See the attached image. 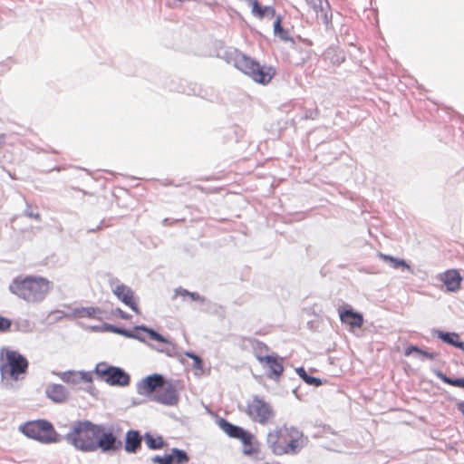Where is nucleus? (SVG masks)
I'll use <instances>...</instances> for the list:
<instances>
[{
    "label": "nucleus",
    "instance_id": "nucleus-1",
    "mask_svg": "<svg viewBox=\"0 0 464 464\" xmlns=\"http://www.w3.org/2000/svg\"><path fill=\"white\" fill-rule=\"evenodd\" d=\"M65 439L75 449L84 452L95 451L98 449L102 451H114L122 445L112 431L89 420L72 423Z\"/></svg>",
    "mask_w": 464,
    "mask_h": 464
},
{
    "label": "nucleus",
    "instance_id": "nucleus-2",
    "mask_svg": "<svg viewBox=\"0 0 464 464\" xmlns=\"http://www.w3.org/2000/svg\"><path fill=\"white\" fill-rule=\"evenodd\" d=\"M266 444L276 456L295 455L304 445V436L297 428L284 424L267 433Z\"/></svg>",
    "mask_w": 464,
    "mask_h": 464
},
{
    "label": "nucleus",
    "instance_id": "nucleus-3",
    "mask_svg": "<svg viewBox=\"0 0 464 464\" xmlns=\"http://www.w3.org/2000/svg\"><path fill=\"white\" fill-rule=\"evenodd\" d=\"M53 284L41 276H18L9 285V290L26 302H40L52 290Z\"/></svg>",
    "mask_w": 464,
    "mask_h": 464
},
{
    "label": "nucleus",
    "instance_id": "nucleus-4",
    "mask_svg": "<svg viewBox=\"0 0 464 464\" xmlns=\"http://www.w3.org/2000/svg\"><path fill=\"white\" fill-rule=\"evenodd\" d=\"M234 66L254 82L266 85L268 84L276 74L272 66H261L256 61L249 56L237 52L232 58Z\"/></svg>",
    "mask_w": 464,
    "mask_h": 464
},
{
    "label": "nucleus",
    "instance_id": "nucleus-5",
    "mask_svg": "<svg viewBox=\"0 0 464 464\" xmlns=\"http://www.w3.org/2000/svg\"><path fill=\"white\" fill-rule=\"evenodd\" d=\"M245 412L253 421L262 425L272 422L276 415L272 405L258 396L246 401Z\"/></svg>",
    "mask_w": 464,
    "mask_h": 464
},
{
    "label": "nucleus",
    "instance_id": "nucleus-6",
    "mask_svg": "<svg viewBox=\"0 0 464 464\" xmlns=\"http://www.w3.org/2000/svg\"><path fill=\"white\" fill-rule=\"evenodd\" d=\"M0 357L5 360L0 367L2 374L8 373L14 380H18L21 374L26 372L28 362L18 352L3 349Z\"/></svg>",
    "mask_w": 464,
    "mask_h": 464
},
{
    "label": "nucleus",
    "instance_id": "nucleus-7",
    "mask_svg": "<svg viewBox=\"0 0 464 464\" xmlns=\"http://www.w3.org/2000/svg\"><path fill=\"white\" fill-rule=\"evenodd\" d=\"M21 431L27 437L44 443L55 442L57 433L49 421L38 420L29 421L21 427Z\"/></svg>",
    "mask_w": 464,
    "mask_h": 464
},
{
    "label": "nucleus",
    "instance_id": "nucleus-8",
    "mask_svg": "<svg viewBox=\"0 0 464 464\" xmlns=\"http://www.w3.org/2000/svg\"><path fill=\"white\" fill-rule=\"evenodd\" d=\"M96 374L111 385L124 386L129 384L130 376L121 369L109 366L107 363H98L95 369Z\"/></svg>",
    "mask_w": 464,
    "mask_h": 464
},
{
    "label": "nucleus",
    "instance_id": "nucleus-9",
    "mask_svg": "<svg viewBox=\"0 0 464 464\" xmlns=\"http://www.w3.org/2000/svg\"><path fill=\"white\" fill-rule=\"evenodd\" d=\"M112 293L136 314L140 313L136 297L130 287L119 284L112 289Z\"/></svg>",
    "mask_w": 464,
    "mask_h": 464
},
{
    "label": "nucleus",
    "instance_id": "nucleus-10",
    "mask_svg": "<svg viewBox=\"0 0 464 464\" xmlns=\"http://www.w3.org/2000/svg\"><path fill=\"white\" fill-rule=\"evenodd\" d=\"M164 381L163 377L159 374L148 376L139 384L138 392L140 395L150 396L152 399Z\"/></svg>",
    "mask_w": 464,
    "mask_h": 464
},
{
    "label": "nucleus",
    "instance_id": "nucleus-11",
    "mask_svg": "<svg viewBox=\"0 0 464 464\" xmlns=\"http://www.w3.org/2000/svg\"><path fill=\"white\" fill-rule=\"evenodd\" d=\"M151 400L166 405H174L178 402L179 396L173 385L164 381Z\"/></svg>",
    "mask_w": 464,
    "mask_h": 464
},
{
    "label": "nucleus",
    "instance_id": "nucleus-12",
    "mask_svg": "<svg viewBox=\"0 0 464 464\" xmlns=\"http://www.w3.org/2000/svg\"><path fill=\"white\" fill-rule=\"evenodd\" d=\"M439 278L449 292H456L460 289L461 282L463 280L457 269L446 270L439 276Z\"/></svg>",
    "mask_w": 464,
    "mask_h": 464
},
{
    "label": "nucleus",
    "instance_id": "nucleus-13",
    "mask_svg": "<svg viewBox=\"0 0 464 464\" xmlns=\"http://www.w3.org/2000/svg\"><path fill=\"white\" fill-rule=\"evenodd\" d=\"M338 314L341 321L351 328H361L363 324V316L362 314L354 312L344 306L338 308Z\"/></svg>",
    "mask_w": 464,
    "mask_h": 464
},
{
    "label": "nucleus",
    "instance_id": "nucleus-14",
    "mask_svg": "<svg viewBox=\"0 0 464 464\" xmlns=\"http://www.w3.org/2000/svg\"><path fill=\"white\" fill-rule=\"evenodd\" d=\"M142 437L138 430H128L125 436L124 450L128 453H135L141 447Z\"/></svg>",
    "mask_w": 464,
    "mask_h": 464
},
{
    "label": "nucleus",
    "instance_id": "nucleus-15",
    "mask_svg": "<svg viewBox=\"0 0 464 464\" xmlns=\"http://www.w3.org/2000/svg\"><path fill=\"white\" fill-rule=\"evenodd\" d=\"M261 365L269 369L271 372L270 377L272 375L279 377L284 372L283 359L276 354H270Z\"/></svg>",
    "mask_w": 464,
    "mask_h": 464
},
{
    "label": "nucleus",
    "instance_id": "nucleus-16",
    "mask_svg": "<svg viewBox=\"0 0 464 464\" xmlns=\"http://www.w3.org/2000/svg\"><path fill=\"white\" fill-rule=\"evenodd\" d=\"M47 396L56 402L64 401L67 398L65 388L61 384H52L46 389Z\"/></svg>",
    "mask_w": 464,
    "mask_h": 464
},
{
    "label": "nucleus",
    "instance_id": "nucleus-17",
    "mask_svg": "<svg viewBox=\"0 0 464 464\" xmlns=\"http://www.w3.org/2000/svg\"><path fill=\"white\" fill-rule=\"evenodd\" d=\"M74 314L77 318L102 319V311L99 307H82L75 309Z\"/></svg>",
    "mask_w": 464,
    "mask_h": 464
},
{
    "label": "nucleus",
    "instance_id": "nucleus-18",
    "mask_svg": "<svg viewBox=\"0 0 464 464\" xmlns=\"http://www.w3.org/2000/svg\"><path fill=\"white\" fill-rule=\"evenodd\" d=\"M438 337L444 343L464 351V342L460 341V336L456 333L438 332Z\"/></svg>",
    "mask_w": 464,
    "mask_h": 464
},
{
    "label": "nucleus",
    "instance_id": "nucleus-19",
    "mask_svg": "<svg viewBox=\"0 0 464 464\" xmlns=\"http://www.w3.org/2000/svg\"><path fill=\"white\" fill-rule=\"evenodd\" d=\"M219 426L223 430V431L231 438L238 439L239 437L244 435V429L236 426L226 420H221L219 422Z\"/></svg>",
    "mask_w": 464,
    "mask_h": 464
},
{
    "label": "nucleus",
    "instance_id": "nucleus-20",
    "mask_svg": "<svg viewBox=\"0 0 464 464\" xmlns=\"http://www.w3.org/2000/svg\"><path fill=\"white\" fill-rule=\"evenodd\" d=\"M252 7V13L258 18H263L267 14L274 15L275 9L271 6H261L257 0H246Z\"/></svg>",
    "mask_w": 464,
    "mask_h": 464
},
{
    "label": "nucleus",
    "instance_id": "nucleus-21",
    "mask_svg": "<svg viewBox=\"0 0 464 464\" xmlns=\"http://www.w3.org/2000/svg\"><path fill=\"white\" fill-rule=\"evenodd\" d=\"M253 352L256 358L261 364L264 363L266 358L270 355L268 354L269 347L266 343L259 341H256L253 343Z\"/></svg>",
    "mask_w": 464,
    "mask_h": 464
},
{
    "label": "nucleus",
    "instance_id": "nucleus-22",
    "mask_svg": "<svg viewBox=\"0 0 464 464\" xmlns=\"http://www.w3.org/2000/svg\"><path fill=\"white\" fill-rule=\"evenodd\" d=\"M144 440L148 448L150 450H160L165 446V442L161 436L154 437L150 433H146Z\"/></svg>",
    "mask_w": 464,
    "mask_h": 464
},
{
    "label": "nucleus",
    "instance_id": "nucleus-23",
    "mask_svg": "<svg viewBox=\"0 0 464 464\" xmlns=\"http://www.w3.org/2000/svg\"><path fill=\"white\" fill-rule=\"evenodd\" d=\"M173 464H185L188 461V457L184 450L179 449H172L171 454H169Z\"/></svg>",
    "mask_w": 464,
    "mask_h": 464
},
{
    "label": "nucleus",
    "instance_id": "nucleus-24",
    "mask_svg": "<svg viewBox=\"0 0 464 464\" xmlns=\"http://www.w3.org/2000/svg\"><path fill=\"white\" fill-rule=\"evenodd\" d=\"M437 376L439 379H440L443 382L447 384L464 389V378L451 379L441 372H439L437 373Z\"/></svg>",
    "mask_w": 464,
    "mask_h": 464
},
{
    "label": "nucleus",
    "instance_id": "nucleus-25",
    "mask_svg": "<svg viewBox=\"0 0 464 464\" xmlns=\"http://www.w3.org/2000/svg\"><path fill=\"white\" fill-rule=\"evenodd\" d=\"M380 257L392 265L393 268H399V267H407L409 268V266L406 264V262L402 259H398L395 257H392L388 255L380 254Z\"/></svg>",
    "mask_w": 464,
    "mask_h": 464
},
{
    "label": "nucleus",
    "instance_id": "nucleus-26",
    "mask_svg": "<svg viewBox=\"0 0 464 464\" xmlns=\"http://www.w3.org/2000/svg\"><path fill=\"white\" fill-rule=\"evenodd\" d=\"M297 373L306 383L310 385L320 386L322 384L321 380L309 376L304 368L297 369Z\"/></svg>",
    "mask_w": 464,
    "mask_h": 464
},
{
    "label": "nucleus",
    "instance_id": "nucleus-27",
    "mask_svg": "<svg viewBox=\"0 0 464 464\" xmlns=\"http://www.w3.org/2000/svg\"><path fill=\"white\" fill-rule=\"evenodd\" d=\"M79 376H81L79 372L69 371L62 373L61 379L68 383H79Z\"/></svg>",
    "mask_w": 464,
    "mask_h": 464
},
{
    "label": "nucleus",
    "instance_id": "nucleus-28",
    "mask_svg": "<svg viewBox=\"0 0 464 464\" xmlns=\"http://www.w3.org/2000/svg\"><path fill=\"white\" fill-rule=\"evenodd\" d=\"M140 329L146 331L152 340L160 342V343H167V341L164 339V337L162 335H160V334H158L157 332H155L154 330L148 329L146 327H140Z\"/></svg>",
    "mask_w": 464,
    "mask_h": 464
},
{
    "label": "nucleus",
    "instance_id": "nucleus-29",
    "mask_svg": "<svg viewBox=\"0 0 464 464\" xmlns=\"http://www.w3.org/2000/svg\"><path fill=\"white\" fill-rule=\"evenodd\" d=\"M105 329L111 333L119 334H121V335H124L127 337L132 336V334L129 331L121 329V328H118V327L111 325V324H106Z\"/></svg>",
    "mask_w": 464,
    "mask_h": 464
},
{
    "label": "nucleus",
    "instance_id": "nucleus-30",
    "mask_svg": "<svg viewBox=\"0 0 464 464\" xmlns=\"http://www.w3.org/2000/svg\"><path fill=\"white\" fill-rule=\"evenodd\" d=\"M152 462L155 464H173L172 459L169 454L164 456H155L152 458Z\"/></svg>",
    "mask_w": 464,
    "mask_h": 464
},
{
    "label": "nucleus",
    "instance_id": "nucleus-31",
    "mask_svg": "<svg viewBox=\"0 0 464 464\" xmlns=\"http://www.w3.org/2000/svg\"><path fill=\"white\" fill-rule=\"evenodd\" d=\"M238 440H241V442L243 443L244 446L249 445L256 441L255 436L246 430L244 431V435L239 437Z\"/></svg>",
    "mask_w": 464,
    "mask_h": 464
},
{
    "label": "nucleus",
    "instance_id": "nucleus-32",
    "mask_svg": "<svg viewBox=\"0 0 464 464\" xmlns=\"http://www.w3.org/2000/svg\"><path fill=\"white\" fill-rule=\"evenodd\" d=\"M11 325V320L0 314V333L7 332L10 329Z\"/></svg>",
    "mask_w": 464,
    "mask_h": 464
},
{
    "label": "nucleus",
    "instance_id": "nucleus-33",
    "mask_svg": "<svg viewBox=\"0 0 464 464\" xmlns=\"http://www.w3.org/2000/svg\"><path fill=\"white\" fill-rule=\"evenodd\" d=\"M186 356L187 357H189L193 360L194 363H193V366L196 368V369H199L201 370L202 367H203V362L202 360L200 359L199 356L192 353H186Z\"/></svg>",
    "mask_w": 464,
    "mask_h": 464
},
{
    "label": "nucleus",
    "instance_id": "nucleus-34",
    "mask_svg": "<svg viewBox=\"0 0 464 464\" xmlns=\"http://www.w3.org/2000/svg\"><path fill=\"white\" fill-rule=\"evenodd\" d=\"M258 452V443L256 441L244 446V453L246 455H252Z\"/></svg>",
    "mask_w": 464,
    "mask_h": 464
},
{
    "label": "nucleus",
    "instance_id": "nucleus-35",
    "mask_svg": "<svg viewBox=\"0 0 464 464\" xmlns=\"http://www.w3.org/2000/svg\"><path fill=\"white\" fill-rule=\"evenodd\" d=\"M81 376H79V382H91L92 380V373L87 372H78Z\"/></svg>",
    "mask_w": 464,
    "mask_h": 464
},
{
    "label": "nucleus",
    "instance_id": "nucleus-36",
    "mask_svg": "<svg viewBox=\"0 0 464 464\" xmlns=\"http://www.w3.org/2000/svg\"><path fill=\"white\" fill-rule=\"evenodd\" d=\"M115 313L121 318V319H124V320H128L130 318V315L126 314L125 312H123L121 308H117L115 310Z\"/></svg>",
    "mask_w": 464,
    "mask_h": 464
},
{
    "label": "nucleus",
    "instance_id": "nucleus-37",
    "mask_svg": "<svg viewBox=\"0 0 464 464\" xmlns=\"http://www.w3.org/2000/svg\"><path fill=\"white\" fill-rule=\"evenodd\" d=\"M412 352L419 353V352H421V350L417 346H410L405 350V355L409 356Z\"/></svg>",
    "mask_w": 464,
    "mask_h": 464
},
{
    "label": "nucleus",
    "instance_id": "nucleus-38",
    "mask_svg": "<svg viewBox=\"0 0 464 464\" xmlns=\"http://www.w3.org/2000/svg\"><path fill=\"white\" fill-rule=\"evenodd\" d=\"M274 30L276 34H280L283 31L280 18H278L275 23Z\"/></svg>",
    "mask_w": 464,
    "mask_h": 464
},
{
    "label": "nucleus",
    "instance_id": "nucleus-39",
    "mask_svg": "<svg viewBox=\"0 0 464 464\" xmlns=\"http://www.w3.org/2000/svg\"><path fill=\"white\" fill-rule=\"evenodd\" d=\"M420 354H421L423 357H426V358H429V359H434L435 358V354L434 353H428V352H425V351H422L421 352H419Z\"/></svg>",
    "mask_w": 464,
    "mask_h": 464
}]
</instances>
